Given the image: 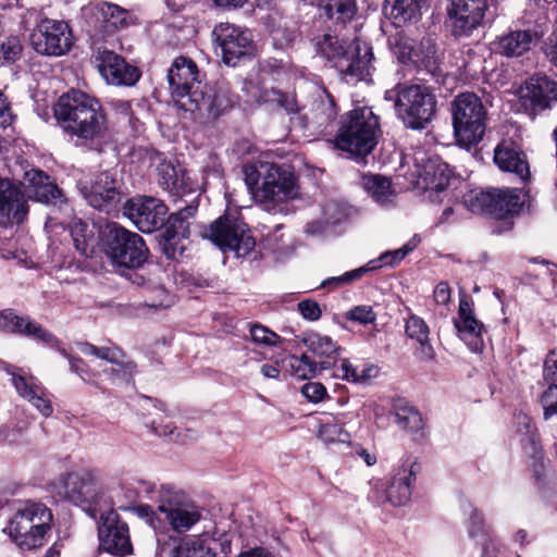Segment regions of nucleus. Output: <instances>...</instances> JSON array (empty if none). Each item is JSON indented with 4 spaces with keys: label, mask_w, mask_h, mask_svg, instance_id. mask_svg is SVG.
I'll return each mask as SVG.
<instances>
[{
    "label": "nucleus",
    "mask_w": 557,
    "mask_h": 557,
    "mask_svg": "<svg viewBox=\"0 0 557 557\" xmlns=\"http://www.w3.org/2000/svg\"><path fill=\"white\" fill-rule=\"evenodd\" d=\"M172 99L177 109L199 123H210L232 107L230 91L223 86L202 85L197 64L178 57L168 73Z\"/></svg>",
    "instance_id": "1"
},
{
    "label": "nucleus",
    "mask_w": 557,
    "mask_h": 557,
    "mask_svg": "<svg viewBox=\"0 0 557 557\" xmlns=\"http://www.w3.org/2000/svg\"><path fill=\"white\" fill-rule=\"evenodd\" d=\"M54 115L65 133L83 139H94L106 128V115L99 101L81 90L62 95L54 107Z\"/></svg>",
    "instance_id": "2"
},
{
    "label": "nucleus",
    "mask_w": 557,
    "mask_h": 557,
    "mask_svg": "<svg viewBox=\"0 0 557 557\" xmlns=\"http://www.w3.org/2000/svg\"><path fill=\"white\" fill-rule=\"evenodd\" d=\"M315 49L321 55L333 61L339 72L357 81L371 79L374 71L372 48L358 37L348 41L345 38L339 39L324 34L322 38L315 40Z\"/></svg>",
    "instance_id": "3"
},
{
    "label": "nucleus",
    "mask_w": 557,
    "mask_h": 557,
    "mask_svg": "<svg viewBox=\"0 0 557 557\" xmlns=\"http://www.w3.org/2000/svg\"><path fill=\"white\" fill-rule=\"evenodd\" d=\"M379 135V117L371 108H357L342 117L334 147L352 156H367L377 145Z\"/></svg>",
    "instance_id": "4"
},
{
    "label": "nucleus",
    "mask_w": 557,
    "mask_h": 557,
    "mask_svg": "<svg viewBox=\"0 0 557 557\" xmlns=\"http://www.w3.org/2000/svg\"><path fill=\"white\" fill-rule=\"evenodd\" d=\"M385 99L394 100L398 119L411 129L425 128L436 114V96L424 85H397L396 95L388 90Z\"/></svg>",
    "instance_id": "5"
},
{
    "label": "nucleus",
    "mask_w": 557,
    "mask_h": 557,
    "mask_svg": "<svg viewBox=\"0 0 557 557\" xmlns=\"http://www.w3.org/2000/svg\"><path fill=\"white\" fill-rule=\"evenodd\" d=\"M51 523V510L41 503L28 500L17 508L4 531L16 545L32 549L44 545Z\"/></svg>",
    "instance_id": "6"
},
{
    "label": "nucleus",
    "mask_w": 557,
    "mask_h": 557,
    "mask_svg": "<svg viewBox=\"0 0 557 557\" xmlns=\"http://www.w3.org/2000/svg\"><path fill=\"white\" fill-rule=\"evenodd\" d=\"M102 251L116 269H137L149 256L143 237L117 224L108 225L102 235Z\"/></svg>",
    "instance_id": "7"
},
{
    "label": "nucleus",
    "mask_w": 557,
    "mask_h": 557,
    "mask_svg": "<svg viewBox=\"0 0 557 557\" xmlns=\"http://www.w3.org/2000/svg\"><path fill=\"white\" fill-rule=\"evenodd\" d=\"M455 137L462 147L479 144L485 133L487 111L474 92H462L451 101Z\"/></svg>",
    "instance_id": "8"
},
{
    "label": "nucleus",
    "mask_w": 557,
    "mask_h": 557,
    "mask_svg": "<svg viewBox=\"0 0 557 557\" xmlns=\"http://www.w3.org/2000/svg\"><path fill=\"white\" fill-rule=\"evenodd\" d=\"M157 503L159 512L177 533L189 531L202 517L201 508L183 491L171 485L160 486Z\"/></svg>",
    "instance_id": "9"
},
{
    "label": "nucleus",
    "mask_w": 557,
    "mask_h": 557,
    "mask_svg": "<svg viewBox=\"0 0 557 557\" xmlns=\"http://www.w3.org/2000/svg\"><path fill=\"white\" fill-rule=\"evenodd\" d=\"M203 237L210 239L223 251H233L238 258L247 256L256 244L246 223L230 214L215 220L205 230Z\"/></svg>",
    "instance_id": "10"
},
{
    "label": "nucleus",
    "mask_w": 557,
    "mask_h": 557,
    "mask_svg": "<svg viewBox=\"0 0 557 557\" xmlns=\"http://www.w3.org/2000/svg\"><path fill=\"white\" fill-rule=\"evenodd\" d=\"M263 170L260 188L255 191V200L260 203H277L295 198L298 185L295 174L283 166L261 163Z\"/></svg>",
    "instance_id": "11"
},
{
    "label": "nucleus",
    "mask_w": 557,
    "mask_h": 557,
    "mask_svg": "<svg viewBox=\"0 0 557 557\" xmlns=\"http://www.w3.org/2000/svg\"><path fill=\"white\" fill-rule=\"evenodd\" d=\"M212 37L225 64L235 66L237 63L253 53L251 35L248 30L230 24L220 23L214 26Z\"/></svg>",
    "instance_id": "12"
},
{
    "label": "nucleus",
    "mask_w": 557,
    "mask_h": 557,
    "mask_svg": "<svg viewBox=\"0 0 557 557\" xmlns=\"http://www.w3.org/2000/svg\"><path fill=\"white\" fill-rule=\"evenodd\" d=\"M34 49L44 55L60 57L73 46V35L64 21L42 20L32 34Z\"/></svg>",
    "instance_id": "13"
},
{
    "label": "nucleus",
    "mask_w": 557,
    "mask_h": 557,
    "mask_svg": "<svg viewBox=\"0 0 557 557\" xmlns=\"http://www.w3.org/2000/svg\"><path fill=\"white\" fill-rule=\"evenodd\" d=\"M124 215L143 233H152L164 225L168 207L153 197H135L124 205Z\"/></svg>",
    "instance_id": "14"
},
{
    "label": "nucleus",
    "mask_w": 557,
    "mask_h": 557,
    "mask_svg": "<svg viewBox=\"0 0 557 557\" xmlns=\"http://www.w3.org/2000/svg\"><path fill=\"white\" fill-rule=\"evenodd\" d=\"M98 537L100 547L112 555L124 557L133 553L128 525L113 510L101 513Z\"/></svg>",
    "instance_id": "15"
},
{
    "label": "nucleus",
    "mask_w": 557,
    "mask_h": 557,
    "mask_svg": "<svg viewBox=\"0 0 557 557\" xmlns=\"http://www.w3.org/2000/svg\"><path fill=\"white\" fill-rule=\"evenodd\" d=\"M518 95L525 111L536 114L557 101V83L546 75L535 74L519 88Z\"/></svg>",
    "instance_id": "16"
},
{
    "label": "nucleus",
    "mask_w": 557,
    "mask_h": 557,
    "mask_svg": "<svg viewBox=\"0 0 557 557\" xmlns=\"http://www.w3.org/2000/svg\"><path fill=\"white\" fill-rule=\"evenodd\" d=\"M94 61L108 84L133 86L140 77L136 66L128 64L124 58L113 51L98 48L94 54Z\"/></svg>",
    "instance_id": "17"
},
{
    "label": "nucleus",
    "mask_w": 557,
    "mask_h": 557,
    "mask_svg": "<svg viewBox=\"0 0 557 557\" xmlns=\"http://www.w3.org/2000/svg\"><path fill=\"white\" fill-rule=\"evenodd\" d=\"M487 0H451L448 15L456 37H468L483 21Z\"/></svg>",
    "instance_id": "18"
},
{
    "label": "nucleus",
    "mask_w": 557,
    "mask_h": 557,
    "mask_svg": "<svg viewBox=\"0 0 557 557\" xmlns=\"http://www.w3.org/2000/svg\"><path fill=\"white\" fill-rule=\"evenodd\" d=\"M28 213L27 199L21 183L0 178V225L9 226L24 221Z\"/></svg>",
    "instance_id": "19"
},
{
    "label": "nucleus",
    "mask_w": 557,
    "mask_h": 557,
    "mask_svg": "<svg viewBox=\"0 0 557 557\" xmlns=\"http://www.w3.org/2000/svg\"><path fill=\"white\" fill-rule=\"evenodd\" d=\"M0 331L32 337L47 345L57 344V337L51 332L29 317L16 314L13 309L0 311Z\"/></svg>",
    "instance_id": "20"
},
{
    "label": "nucleus",
    "mask_w": 557,
    "mask_h": 557,
    "mask_svg": "<svg viewBox=\"0 0 557 557\" xmlns=\"http://www.w3.org/2000/svg\"><path fill=\"white\" fill-rule=\"evenodd\" d=\"M543 29L528 27L510 30L494 42L496 53L507 58H518L530 51L542 38Z\"/></svg>",
    "instance_id": "21"
},
{
    "label": "nucleus",
    "mask_w": 557,
    "mask_h": 557,
    "mask_svg": "<svg viewBox=\"0 0 557 557\" xmlns=\"http://www.w3.org/2000/svg\"><path fill=\"white\" fill-rule=\"evenodd\" d=\"M24 185L39 202L52 206H60L65 202L63 191L49 175L39 169L25 171Z\"/></svg>",
    "instance_id": "22"
},
{
    "label": "nucleus",
    "mask_w": 557,
    "mask_h": 557,
    "mask_svg": "<svg viewBox=\"0 0 557 557\" xmlns=\"http://www.w3.org/2000/svg\"><path fill=\"white\" fill-rule=\"evenodd\" d=\"M85 14L90 16L95 28L106 34L125 26L128 17L126 10L106 1H99L85 8Z\"/></svg>",
    "instance_id": "23"
},
{
    "label": "nucleus",
    "mask_w": 557,
    "mask_h": 557,
    "mask_svg": "<svg viewBox=\"0 0 557 557\" xmlns=\"http://www.w3.org/2000/svg\"><path fill=\"white\" fill-rule=\"evenodd\" d=\"M388 41L393 53L403 63L411 61L416 64L430 65L435 60L436 48L430 38L421 40V45L426 46V52L422 54L418 52L414 40L401 33L392 36Z\"/></svg>",
    "instance_id": "24"
},
{
    "label": "nucleus",
    "mask_w": 557,
    "mask_h": 557,
    "mask_svg": "<svg viewBox=\"0 0 557 557\" xmlns=\"http://www.w3.org/2000/svg\"><path fill=\"white\" fill-rule=\"evenodd\" d=\"M85 198L91 207L107 210L120 200L117 182L109 172H102L95 177Z\"/></svg>",
    "instance_id": "25"
},
{
    "label": "nucleus",
    "mask_w": 557,
    "mask_h": 557,
    "mask_svg": "<svg viewBox=\"0 0 557 557\" xmlns=\"http://www.w3.org/2000/svg\"><path fill=\"white\" fill-rule=\"evenodd\" d=\"M59 484V494L74 504L89 502L94 493L92 476L86 471L65 473Z\"/></svg>",
    "instance_id": "26"
},
{
    "label": "nucleus",
    "mask_w": 557,
    "mask_h": 557,
    "mask_svg": "<svg viewBox=\"0 0 557 557\" xmlns=\"http://www.w3.org/2000/svg\"><path fill=\"white\" fill-rule=\"evenodd\" d=\"M494 161L500 170L516 174L521 181H527L530 176L524 154L510 141H503L496 147Z\"/></svg>",
    "instance_id": "27"
},
{
    "label": "nucleus",
    "mask_w": 557,
    "mask_h": 557,
    "mask_svg": "<svg viewBox=\"0 0 557 557\" xmlns=\"http://www.w3.org/2000/svg\"><path fill=\"white\" fill-rule=\"evenodd\" d=\"M360 185L379 206L389 208L396 203L397 194L388 177L382 174H362Z\"/></svg>",
    "instance_id": "28"
},
{
    "label": "nucleus",
    "mask_w": 557,
    "mask_h": 557,
    "mask_svg": "<svg viewBox=\"0 0 557 557\" xmlns=\"http://www.w3.org/2000/svg\"><path fill=\"white\" fill-rule=\"evenodd\" d=\"M524 198L517 188H493V201L491 215L496 219H505L518 214L523 207Z\"/></svg>",
    "instance_id": "29"
},
{
    "label": "nucleus",
    "mask_w": 557,
    "mask_h": 557,
    "mask_svg": "<svg viewBox=\"0 0 557 557\" xmlns=\"http://www.w3.org/2000/svg\"><path fill=\"white\" fill-rule=\"evenodd\" d=\"M13 385L23 398L27 399L42 416L49 417L53 412L50 400L46 397V389L32 376H13Z\"/></svg>",
    "instance_id": "30"
},
{
    "label": "nucleus",
    "mask_w": 557,
    "mask_h": 557,
    "mask_svg": "<svg viewBox=\"0 0 557 557\" xmlns=\"http://www.w3.org/2000/svg\"><path fill=\"white\" fill-rule=\"evenodd\" d=\"M414 472L409 466L400 467L392 476L387 488L386 498L394 506L406 505L411 497V484L414 481Z\"/></svg>",
    "instance_id": "31"
},
{
    "label": "nucleus",
    "mask_w": 557,
    "mask_h": 557,
    "mask_svg": "<svg viewBox=\"0 0 557 557\" xmlns=\"http://www.w3.org/2000/svg\"><path fill=\"white\" fill-rule=\"evenodd\" d=\"M429 326L418 315H410L406 322V334L418 344L416 355L422 361H430L435 358V350L429 339Z\"/></svg>",
    "instance_id": "32"
},
{
    "label": "nucleus",
    "mask_w": 557,
    "mask_h": 557,
    "mask_svg": "<svg viewBox=\"0 0 557 557\" xmlns=\"http://www.w3.org/2000/svg\"><path fill=\"white\" fill-rule=\"evenodd\" d=\"M424 4L425 0H387L384 10L393 23L400 26L418 20Z\"/></svg>",
    "instance_id": "33"
},
{
    "label": "nucleus",
    "mask_w": 557,
    "mask_h": 557,
    "mask_svg": "<svg viewBox=\"0 0 557 557\" xmlns=\"http://www.w3.org/2000/svg\"><path fill=\"white\" fill-rule=\"evenodd\" d=\"M451 171L447 163L440 160H429L424 165L422 180L424 188L429 191H443L450 182Z\"/></svg>",
    "instance_id": "34"
},
{
    "label": "nucleus",
    "mask_w": 557,
    "mask_h": 557,
    "mask_svg": "<svg viewBox=\"0 0 557 557\" xmlns=\"http://www.w3.org/2000/svg\"><path fill=\"white\" fill-rule=\"evenodd\" d=\"M288 367L293 376L299 380H307L319 375L323 370L331 369L332 362H317L308 354H302L300 357H289Z\"/></svg>",
    "instance_id": "35"
},
{
    "label": "nucleus",
    "mask_w": 557,
    "mask_h": 557,
    "mask_svg": "<svg viewBox=\"0 0 557 557\" xmlns=\"http://www.w3.org/2000/svg\"><path fill=\"white\" fill-rule=\"evenodd\" d=\"M304 344L313 357L325 358L324 361H334L341 347L327 335L311 333L305 339Z\"/></svg>",
    "instance_id": "36"
},
{
    "label": "nucleus",
    "mask_w": 557,
    "mask_h": 557,
    "mask_svg": "<svg viewBox=\"0 0 557 557\" xmlns=\"http://www.w3.org/2000/svg\"><path fill=\"white\" fill-rule=\"evenodd\" d=\"M71 236L76 250L85 256L90 257L97 244L94 230L83 221L74 222L71 226Z\"/></svg>",
    "instance_id": "37"
},
{
    "label": "nucleus",
    "mask_w": 557,
    "mask_h": 557,
    "mask_svg": "<svg viewBox=\"0 0 557 557\" xmlns=\"http://www.w3.org/2000/svg\"><path fill=\"white\" fill-rule=\"evenodd\" d=\"M197 206L187 205L177 212L172 213L168 219L163 234L173 235L182 239L187 238L189 235L188 219L195 214Z\"/></svg>",
    "instance_id": "38"
},
{
    "label": "nucleus",
    "mask_w": 557,
    "mask_h": 557,
    "mask_svg": "<svg viewBox=\"0 0 557 557\" xmlns=\"http://www.w3.org/2000/svg\"><path fill=\"white\" fill-rule=\"evenodd\" d=\"M380 269L379 261H369L367 264L348 271L339 276L327 277L320 284V288H326L330 290L339 288L345 285H349L355 281H359L367 273Z\"/></svg>",
    "instance_id": "39"
},
{
    "label": "nucleus",
    "mask_w": 557,
    "mask_h": 557,
    "mask_svg": "<svg viewBox=\"0 0 557 557\" xmlns=\"http://www.w3.org/2000/svg\"><path fill=\"white\" fill-rule=\"evenodd\" d=\"M325 15L337 23H347L357 13L356 0H325L320 4Z\"/></svg>",
    "instance_id": "40"
},
{
    "label": "nucleus",
    "mask_w": 557,
    "mask_h": 557,
    "mask_svg": "<svg viewBox=\"0 0 557 557\" xmlns=\"http://www.w3.org/2000/svg\"><path fill=\"white\" fill-rule=\"evenodd\" d=\"M455 325L460 333H466L480 338L484 326L472 314V309L467 300H460L458 310V320Z\"/></svg>",
    "instance_id": "41"
},
{
    "label": "nucleus",
    "mask_w": 557,
    "mask_h": 557,
    "mask_svg": "<svg viewBox=\"0 0 557 557\" xmlns=\"http://www.w3.org/2000/svg\"><path fill=\"white\" fill-rule=\"evenodd\" d=\"M465 207L473 213L491 214V203L493 201V188H473L468 190L463 197Z\"/></svg>",
    "instance_id": "42"
},
{
    "label": "nucleus",
    "mask_w": 557,
    "mask_h": 557,
    "mask_svg": "<svg viewBox=\"0 0 557 557\" xmlns=\"http://www.w3.org/2000/svg\"><path fill=\"white\" fill-rule=\"evenodd\" d=\"M396 423L409 432H418L423 428V419L418 410L408 405L395 406Z\"/></svg>",
    "instance_id": "43"
},
{
    "label": "nucleus",
    "mask_w": 557,
    "mask_h": 557,
    "mask_svg": "<svg viewBox=\"0 0 557 557\" xmlns=\"http://www.w3.org/2000/svg\"><path fill=\"white\" fill-rule=\"evenodd\" d=\"M156 161H158V183L159 185L168 190L175 188V181L180 176V172L183 171L182 168H176L172 162H168L163 159L160 153H156Z\"/></svg>",
    "instance_id": "44"
},
{
    "label": "nucleus",
    "mask_w": 557,
    "mask_h": 557,
    "mask_svg": "<svg viewBox=\"0 0 557 557\" xmlns=\"http://www.w3.org/2000/svg\"><path fill=\"white\" fill-rule=\"evenodd\" d=\"M171 553L172 557H212L200 539H185Z\"/></svg>",
    "instance_id": "45"
},
{
    "label": "nucleus",
    "mask_w": 557,
    "mask_h": 557,
    "mask_svg": "<svg viewBox=\"0 0 557 557\" xmlns=\"http://www.w3.org/2000/svg\"><path fill=\"white\" fill-rule=\"evenodd\" d=\"M548 2L546 0H530L524 11L525 24L532 25L533 28L541 27L548 21Z\"/></svg>",
    "instance_id": "46"
},
{
    "label": "nucleus",
    "mask_w": 557,
    "mask_h": 557,
    "mask_svg": "<svg viewBox=\"0 0 557 557\" xmlns=\"http://www.w3.org/2000/svg\"><path fill=\"white\" fill-rule=\"evenodd\" d=\"M99 358L113 364H122V370L127 376H133L136 373V363L125 360L124 352L116 346L100 347Z\"/></svg>",
    "instance_id": "47"
},
{
    "label": "nucleus",
    "mask_w": 557,
    "mask_h": 557,
    "mask_svg": "<svg viewBox=\"0 0 557 557\" xmlns=\"http://www.w3.org/2000/svg\"><path fill=\"white\" fill-rule=\"evenodd\" d=\"M274 95L273 101H276L288 114L294 115L290 120L296 126L306 127L308 125V116L301 114V108L294 96L281 92H274Z\"/></svg>",
    "instance_id": "48"
},
{
    "label": "nucleus",
    "mask_w": 557,
    "mask_h": 557,
    "mask_svg": "<svg viewBox=\"0 0 557 557\" xmlns=\"http://www.w3.org/2000/svg\"><path fill=\"white\" fill-rule=\"evenodd\" d=\"M332 362L331 369H334L332 376L347 382L359 383L370 379V374H359V371L348 359H342L341 364L336 366V359Z\"/></svg>",
    "instance_id": "49"
},
{
    "label": "nucleus",
    "mask_w": 557,
    "mask_h": 557,
    "mask_svg": "<svg viewBox=\"0 0 557 557\" xmlns=\"http://www.w3.org/2000/svg\"><path fill=\"white\" fill-rule=\"evenodd\" d=\"M319 437L326 444L332 443H347L350 435L338 423L327 422L319 428Z\"/></svg>",
    "instance_id": "50"
},
{
    "label": "nucleus",
    "mask_w": 557,
    "mask_h": 557,
    "mask_svg": "<svg viewBox=\"0 0 557 557\" xmlns=\"http://www.w3.org/2000/svg\"><path fill=\"white\" fill-rule=\"evenodd\" d=\"M418 243L419 238L414 236L399 249L394 251H386L382 253L377 259H373L372 261H379L380 268L383 264L393 267L399 263L409 252H411L417 247Z\"/></svg>",
    "instance_id": "51"
},
{
    "label": "nucleus",
    "mask_w": 557,
    "mask_h": 557,
    "mask_svg": "<svg viewBox=\"0 0 557 557\" xmlns=\"http://www.w3.org/2000/svg\"><path fill=\"white\" fill-rule=\"evenodd\" d=\"M22 44L18 37H7L0 44V64L16 61L22 54Z\"/></svg>",
    "instance_id": "52"
},
{
    "label": "nucleus",
    "mask_w": 557,
    "mask_h": 557,
    "mask_svg": "<svg viewBox=\"0 0 557 557\" xmlns=\"http://www.w3.org/2000/svg\"><path fill=\"white\" fill-rule=\"evenodd\" d=\"M51 348L57 349L63 357H65L69 360L70 370L77 375L81 376V379L85 382H90V373L87 369V366L83 361V359L78 357L71 356L66 349L62 346L61 342L57 338L55 345H49Z\"/></svg>",
    "instance_id": "53"
},
{
    "label": "nucleus",
    "mask_w": 557,
    "mask_h": 557,
    "mask_svg": "<svg viewBox=\"0 0 557 557\" xmlns=\"http://www.w3.org/2000/svg\"><path fill=\"white\" fill-rule=\"evenodd\" d=\"M161 248L166 258L171 260H177L185 251L183 239L168 234H163Z\"/></svg>",
    "instance_id": "54"
},
{
    "label": "nucleus",
    "mask_w": 557,
    "mask_h": 557,
    "mask_svg": "<svg viewBox=\"0 0 557 557\" xmlns=\"http://www.w3.org/2000/svg\"><path fill=\"white\" fill-rule=\"evenodd\" d=\"M547 389L541 397V404L544 410V418L547 420L557 413V383L548 382Z\"/></svg>",
    "instance_id": "55"
},
{
    "label": "nucleus",
    "mask_w": 557,
    "mask_h": 557,
    "mask_svg": "<svg viewBox=\"0 0 557 557\" xmlns=\"http://www.w3.org/2000/svg\"><path fill=\"white\" fill-rule=\"evenodd\" d=\"M313 104L315 110L319 111L325 120H331L336 114L334 100L325 89L318 91L317 99Z\"/></svg>",
    "instance_id": "56"
},
{
    "label": "nucleus",
    "mask_w": 557,
    "mask_h": 557,
    "mask_svg": "<svg viewBox=\"0 0 557 557\" xmlns=\"http://www.w3.org/2000/svg\"><path fill=\"white\" fill-rule=\"evenodd\" d=\"M346 319L358 322L360 324L373 323L376 320V313L371 306H356L346 312Z\"/></svg>",
    "instance_id": "57"
},
{
    "label": "nucleus",
    "mask_w": 557,
    "mask_h": 557,
    "mask_svg": "<svg viewBox=\"0 0 557 557\" xmlns=\"http://www.w3.org/2000/svg\"><path fill=\"white\" fill-rule=\"evenodd\" d=\"M250 335L255 343L265 346L276 345L280 338L276 333L260 324H253L250 327Z\"/></svg>",
    "instance_id": "58"
},
{
    "label": "nucleus",
    "mask_w": 557,
    "mask_h": 557,
    "mask_svg": "<svg viewBox=\"0 0 557 557\" xmlns=\"http://www.w3.org/2000/svg\"><path fill=\"white\" fill-rule=\"evenodd\" d=\"M469 534L473 539L482 537L483 541H485L486 539H491L488 536L484 517L476 509H473L471 511V516H470V520H469Z\"/></svg>",
    "instance_id": "59"
},
{
    "label": "nucleus",
    "mask_w": 557,
    "mask_h": 557,
    "mask_svg": "<svg viewBox=\"0 0 557 557\" xmlns=\"http://www.w3.org/2000/svg\"><path fill=\"white\" fill-rule=\"evenodd\" d=\"M245 184L255 199V191L260 188L259 181L263 172H260L256 164H246L243 169Z\"/></svg>",
    "instance_id": "60"
},
{
    "label": "nucleus",
    "mask_w": 557,
    "mask_h": 557,
    "mask_svg": "<svg viewBox=\"0 0 557 557\" xmlns=\"http://www.w3.org/2000/svg\"><path fill=\"white\" fill-rule=\"evenodd\" d=\"M197 189V183L194 182L186 171L180 172L178 178L175 181V188L170 190V194L176 196H184L194 193Z\"/></svg>",
    "instance_id": "61"
},
{
    "label": "nucleus",
    "mask_w": 557,
    "mask_h": 557,
    "mask_svg": "<svg viewBox=\"0 0 557 557\" xmlns=\"http://www.w3.org/2000/svg\"><path fill=\"white\" fill-rule=\"evenodd\" d=\"M302 395L312 403H319L327 396L326 388L322 383L309 382L301 388Z\"/></svg>",
    "instance_id": "62"
},
{
    "label": "nucleus",
    "mask_w": 557,
    "mask_h": 557,
    "mask_svg": "<svg viewBox=\"0 0 557 557\" xmlns=\"http://www.w3.org/2000/svg\"><path fill=\"white\" fill-rule=\"evenodd\" d=\"M298 310L304 319L317 321L321 318L322 311L320 305L314 300H302L298 304Z\"/></svg>",
    "instance_id": "63"
},
{
    "label": "nucleus",
    "mask_w": 557,
    "mask_h": 557,
    "mask_svg": "<svg viewBox=\"0 0 557 557\" xmlns=\"http://www.w3.org/2000/svg\"><path fill=\"white\" fill-rule=\"evenodd\" d=\"M543 377L546 382L557 383V348L550 350L546 356Z\"/></svg>",
    "instance_id": "64"
}]
</instances>
